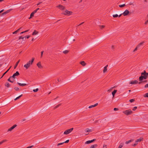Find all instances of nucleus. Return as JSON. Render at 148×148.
Wrapping results in <instances>:
<instances>
[{
	"label": "nucleus",
	"mask_w": 148,
	"mask_h": 148,
	"mask_svg": "<svg viewBox=\"0 0 148 148\" xmlns=\"http://www.w3.org/2000/svg\"><path fill=\"white\" fill-rule=\"evenodd\" d=\"M137 107L135 106V107H134V108L132 110L133 111H135L137 109Z\"/></svg>",
	"instance_id": "47"
},
{
	"label": "nucleus",
	"mask_w": 148,
	"mask_h": 148,
	"mask_svg": "<svg viewBox=\"0 0 148 148\" xmlns=\"http://www.w3.org/2000/svg\"><path fill=\"white\" fill-rule=\"evenodd\" d=\"M34 13L33 12H32L30 14V16L29 18V19H30L32 18V17L34 16Z\"/></svg>",
	"instance_id": "34"
},
{
	"label": "nucleus",
	"mask_w": 148,
	"mask_h": 148,
	"mask_svg": "<svg viewBox=\"0 0 148 148\" xmlns=\"http://www.w3.org/2000/svg\"><path fill=\"white\" fill-rule=\"evenodd\" d=\"M129 13V11L127 10H126L123 13V15L124 16H126Z\"/></svg>",
	"instance_id": "10"
},
{
	"label": "nucleus",
	"mask_w": 148,
	"mask_h": 148,
	"mask_svg": "<svg viewBox=\"0 0 148 148\" xmlns=\"http://www.w3.org/2000/svg\"><path fill=\"white\" fill-rule=\"evenodd\" d=\"M5 85L7 88H9L10 87V84H9V83L8 82H6L5 83Z\"/></svg>",
	"instance_id": "25"
},
{
	"label": "nucleus",
	"mask_w": 148,
	"mask_h": 148,
	"mask_svg": "<svg viewBox=\"0 0 148 148\" xmlns=\"http://www.w3.org/2000/svg\"><path fill=\"white\" fill-rule=\"evenodd\" d=\"M34 60V58H32V60H29L27 63H29L30 64H32L33 63Z\"/></svg>",
	"instance_id": "12"
},
{
	"label": "nucleus",
	"mask_w": 148,
	"mask_h": 148,
	"mask_svg": "<svg viewBox=\"0 0 148 148\" xmlns=\"http://www.w3.org/2000/svg\"><path fill=\"white\" fill-rule=\"evenodd\" d=\"M29 31V29H28V30H26L25 31H24V32H21V33L20 34H23V33H25V32H28Z\"/></svg>",
	"instance_id": "40"
},
{
	"label": "nucleus",
	"mask_w": 148,
	"mask_h": 148,
	"mask_svg": "<svg viewBox=\"0 0 148 148\" xmlns=\"http://www.w3.org/2000/svg\"><path fill=\"white\" fill-rule=\"evenodd\" d=\"M122 14H122H122H120V15L119 16H119V17H120V16H121V15H122Z\"/></svg>",
	"instance_id": "64"
},
{
	"label": "nucleus",
	"mask_w": 148,
	"mask_h": 148,
	"mask_svg": "<svg viewBox=\"0 0 148 148\" xmlns=\"http://www.w3.org/2000/svg\"><path fill=\"white\" fill-rule=\"evenodd\" d=\"M119 110V109L118 108H114V111H117V110Z\"/></svg>",
	"instance_id": "51"
},
{
	"label": "nucleus",
	"mask_w": 148,
	"mask_h": 148,
	"mask_svg": "<svg viewBox=\"0 0 148 148\" xmlns=\"http://www.w3.org/2000/svg\"><path fill=\"white\" fill-rule=\"evenodd\" d=\"M30 65L29 63H27V64L24 65V67L26 68V69H27L29 67Z\"/></svg>",
	"instance_id": "11"
},
{
	"label": "nucleus",
	"mask_w": 148,
	"mask_h": 148,
	"mask_svg": "<svg viewBox=\"0 0 148 148\" xmlns=\"http://www.w3.org/2000/svg\"><path fill=\"white\" fill-rule=\"evenodd\" d=\"M20 31V29H18L16 31H15L13 32V34H16L18 32Z\"/></svg>",
	"instance_id": "35"
},
{
	"label": "nucleus",
	"mask_w": 148,
	"mask_h": 148,
	"mask_svg": "<svg viewBox=\"0 0 148 148\" xmlns=\"http://www.w3.org/2000/svg\"><path fill=\"white\" fill-rule=\"evenodd\" d=\"M138 47H136L135 48V49L134 50L133 52H135L137 50Z\"/></svg>",
	"instance_id": "53"
},
{
	"label": "nucleus",
	"mask_w": 148,
	"mask_h": 148,
	"mask_svg": "<svg viewBox=\"0 0 148 148\" xmlns=\"http://www.w3.org/2000/svg\"><path fill=\"white\" fill-rule=\"evenodd\" d=\"M138 82V81L136 80H132L130 82V84H136Z\"/></svg>",
	"instance_id": "9"
},
{
	"label": "nucleus",
	"mask_w": 148,
	"mask_h": 148,
	"mask_svg": "<svg viewBox=\"0 0 148 148\" xmlns=\"http://www.w3.org/2000/svg\"><path fill=\"white\" fill-rule=\"evenodd\" d=\"M97 144H95L93 145H92L90 147V148H94L97 147Z\"/></svg>",
	"instance_id": "24"
},
{
	"label": "nucleus",
	"mask_w": 148,
	"mask_h": 148,
	"mask_svg": "<svg viewBox=\"0 0 148 148\" xmlns=\"http://www.w3.org/2000/svg\"><path fill=\"white\" fill-rule=\"evenodd\" d=\"M61 81V79H60H60H58V82H60V81Z\"/></svg>",
	"instance_id": "63"
},
{
	"label": "nucleus",
	"mask_w": 148,
	"mask_h": 148,
	"mask_svg": "<svg viewBox=\"0 0 148 148\" xmlns=\"http://www.w3.org/2000/svg\"><path fill=\"white\" fill-rule=\"evenodd\" d=\"M108 66V65H106L105 67H104V69L103 70V72L105 73L107 71V67Z\"/></svg>",
	"instance_id": "17"
},
{
	"label": "nucleus",
	"mask_w": 148,
	"mask_h": 148,
	"mask_svg": "<svg viewBox=\"0 0 148 148\" xmlns=\"http://www.w3.org/2000/svg\"><path fill=\"white\" fill-rule=\"evenodd\" d=\"M73 129V128H71L70 129L65 130L64 133V134L65 135H67L69 134L72 132Z\"/></svg>",
	"instance_id": "4"
},
{
	"label": "nucleus",
	"mask_w": 148,
	"mask_h": 148,
	"mask_svg": "<svg viewBox=\"0 0 148 148\" xmlns=\"http://www.w3.org/2000/svg\"><path fill=\"white\" fill-rule=\"evenodd\" d=\"M72 12L69 11L67 10H66L64 12H63L62 14L66 15H69L72 14Z\"/></svg>",
	"instance_id": "3"
},
{
	"label": "nucleus",
	"mask_w": 148,
	"mask_h": 148,
	"mask_svg": "<svg viewBox=\"0 0 148 148\" xmlns=\"http://www.w3.org/2000/svg\"><path fill=\"white\" fill-rule=\"evenodd\" d=\"M147 23H148V20H147L145 23V25H147Z\"/></svg>",
	"instance_id": "57"
},
{
	"label": "nucleus",
	"mask_w": 148,
	"mask_h": 148,
	"mask_svg": "<svg viewBox=\"0 0 148 148\" xmlns=\"http://www.w3.org/2000/svg\"><path fill=\"white\" fill-rule=\"evenodd\" d=\"M17 125L16 124H15L13 125V126L11 127L10 128H9L8 130V132L11 131H12L14 128H15L16 126Z\"/></svg>",
	"instance_id": "6"
},
{
	"label": "nucleus",
	"mask_w": 148,
	"mask_h": 148,
	"mask_svg": "<svg viewBox=\"0 0 148 148\" xmlns=\"http://www.w3.org/2000/svg\"><path fill=\"white\" fill-rule=\"evenodd\" d=\"M123 112L127 115H130L133 113L131 109L126 110L125 111H123Z\"/></svg>",
	"instance_id": "2"
},
{
	"label": "nucleus",
	"mask_w": 148,
	"mask_h": 148,
	"mask_svg": "<svg viewBox=\"0 0 148 148\" xmlns=\"http://www.w3.org/2000/svg\"><path fill=\"white\" fill-rule=\"evenodd\" d=\"M38 88H36V89H34L33 91L34 92H36L38 91Z\"/></svg>",
	"instance_id": "45"
},
{
	"label": "nucleus",
	"mask_w": 148,
	"mask_h": 148,
	"mask_svg": "<svg viewBox=\"0 0 148 148\" xmlns=\"http://www.w3.org/2000/svg\"><path fill=\"white\" fill-rule=\"evenodd\" d=\"M145 88H148V84H146L145 86Z\"/></svg>",
	"instance_id": "50"
},
{
	"label": "nucleus",
	"mask_w": 148,
	"mask_h": 148,
	"mask_svg": "<svg viewBox=\"0 0 148 148\" xmlns=\"http://www.w3.org/2000/svg\"><path fill=\"white\" fill-rule=\"evenodd\" d=\"M69 140H67L65 142H64V143H69Z\"/></svg>",
	"instance_id": "52"
},
{
	"label": "nucleus",
	"mask_w": 148,
	"mask_h": 148,
	"mask_svg": "<svg viewBox=\"0 0 148 148\" xmlns=\"http://www.w3.org/2000/svg\"><path fill=\"white\" fill-rule=\"evenodd\" d=\"M19 73L18 71H16L15 73L13 74V75L15 77V76H18L19 75Z\"/></svg>",
	"instance_id": "19"
},
{
	"label": "nucleus",
	"mask_w": 148,
	"mask_h": 148,
	"mask_svg": "<svg viewBox=\"0 0 148 148\" xmlns=\"http://www.w3.org/2000/svg\"><path fill=\"white\" fill-rule=\"evenodd\" d=\"M10 68H11V67L5 72L2 75V77H1V78H2L4 75H5V74L7 73V72L9 71V70H10Z\"/></svg>",
	"instance_id": "30"
},
{
	"label": "nucleus",
	"mask_w": 148,
	"mask_h": 148,
	"mask_svg": "<svg viewBox=\"0 0 148 148\" xmlns=\"http://www.w3.org/2000/svg\"><path fill=\"white\" fill-rule=\"evenodd\" d=\"M10 79H12L11 78H10V77L8 79V81L12 83L13 82L14 79H13L12 80H11Z\"/></svg>",
	"instance_id": "31"
},
{
	"label": "nucleus",
	"mask_w": 148,
	"mask_h": 148,
	"mask_svg": "<svg viewBox=\"0 0 148 148\" xmlns=\"http://www.w3.org/2000/svg\"><path fill=\"white\" fill-rule=\"evenodd\" d=\"M117 91V90H114L112 92V96H113V97H114V95L115 94V93Z\"/></svg>",
	"instance_id": "20"
},
{
	"label": "nucleus",
	"mask_w": 148,
	"mask_h": 148,
	"mask_svg": "<svg viewBox=\"0 0 148 148\" xmlns=\"http://www.w3.org/2000/svg\"><path fill=\"white\" fill-rule=\"evenodd\" d=\"M124 145L123 143H121L119 145V146L118 147V148H121L123 147Z\"/></svg>",
	"instance_id": "32"
},
{
	"label": "nucleus",
	"mask_w": 148,
	"mask_h": 148,
	"mask_svg": "<svg viewBox=\"0 0 148 148\" xmlns=\"http://www.w3.org/2000/svg\"><path fill=\"white\" fill-rule=\"evenodd\" d=\"M42 3V2H40L39 3H38L37 4V5H39L40 3Z\"/></svg>",
	"instance_id": "59"
},
{
	"label": "nucleus",
	"mask_w": 148,
	"mask_h": 148,
	"mask_svg": "<svg viewBox=\"0 0 148 148\" xmlns=\"http://www.w3.org/2000/svg\"><path fill=\"white\" fill-rule=\"evenodd\" d=\"M37 65L38 66V67L39 68H42V66L40 62H38L37 64Z\"/></svg>",
	"instance_id": "14"
},
{
	"label": "nucleus",
	"mask_w": 148,
	"mask_h": 148,
	"mask_svg": "<svg viewBox=\"0 0 148 148\" xmlns=\"http://www.w3.org/2000/svg\"><path fill=\"white\" fill-rule=\"evenodd\" d=\"M43 52H44L43 51H42L41 52V57H42V55H43Z\"/></svg>",
	"instance_id": "55"
},
{
	"label": "nucleus",
	"mask_w": 148,
	"mask_h": 148,
	"mask_svg": "<svg viewBox=\"0 0 148 148\" xmlns=\"http://www.w3.org/2000/svg\"><path fill=\"white\" fill-rule=\"evenodd\" d=\"M34 147L33 145H32L29 147H27L26 148H32Z\"/></svg>",
	"instance_id": "54"
},
{
	"label": "nucleus",
	"mask_w": 148,
	"mask_h": 148,
	"mask_svg": "<svg viewBox=\"0 0 148 148\" xmlns=\"http://www.w3.org/2000/svg\"><path fill=\"white\" fill-rule=\"evenodd\" d=\"M80 64L83 66H85L86 65V63L84 61H82L80 62Z\"/></svg>",
	"instance_id": "27"
},
{
	"label": "nucleus",
	"mask_w": 148,
	"mask_h": 148,
	"mask_svg": "<svg viewBox=\"0 0 148 148\" xmlns=\"http://www.w3.org/2000/svg\"><path fill=\"white\" fill-rule=\"evenodd\" d=\"M140 82H138V84H141L143 82V81H140Z\"/></svg>",
	"instance_id": "56"
},
{
	"label": "nucleus",
	"mask_w": 148,
	"mask_h": 148,
	"mask_svg": "<svg viewBox=\"0 0 148 148\" xmlns=\"http://www.w3.org/2000/svg\"><path fill=\"white\" fill-rule=\"evenodd\" d=\"M22 95H23L22 94L21 95H20L19 96H18V97H16L15 99H14V100L16 101V100H17V99H18L20 98L22 96Z\"/></svg>",
	"instance_id": "29"
},
{
	"label": "nucleus",
	"mask_w": 148,
	"mask_h": 148,
	"mask_svg": "<svg viewBox=\"0 0 148 148\" xmlns=\"http://www.w3.org/2000/svg\"><path fill=\"white\" fill-rule=\"evenodd\" d=\"M145 43V42H141L137 46H139L142 45H146L144 44Z\"/></svg>",
	"instance_id": "15"
},
{
	"label": "nucleus",
	"mask_w": 148,
	"mask_h": 148,
	"mask_svg": "<svg viewBox=\"0 0 148 148\" xmlns=\"http://www.w3.org/2000/svg\"><path fill=\"white\" fill-rule=\"evenodd\" d=\"M7 140L6 139L3 140L2 141L0 142V145L2 144L3 143H4L6 141H7Z\"/></svg>",
	"instance_id": "28"
},
{
	"label": "nucleus",
	"mask_w": 148,
	"mask_h": 148,
	"mask_svg": "<svg viewBox=\"0 0 148 148\" xmlns=\"http://www.w3.org/2000/svg\"><path fill=\"white\" fill-rule=\"evenodd\" d=\"M64 143L63 142V143H58L57 144V146H59L61 145H62Z\"/></svg>",
	"instance_id": "48"
},
{
	"label": "nucleus",
	"mask_w": 148,
	"mask_h": 148,
	"mask_svg": "<svg viewBox=\"0 0 148 148\" xmlns=\"http://www.w3.org/2000/svg\"><path fill=\"white\" fill-rule=\"evenodd\" d=\"M12 9H11L9 10H8L7 11H6L5 12H3L2 14H1V16L2 15H5L6 14H7V13L11 11L12 10Z\"/></svg>",
	"instance_id": "8"
},
{
	"label": "nucleus",
	"mask_w": 148,
	"mask_h": 148,
	"mask_svg": "<svg viewBox=\"0 0 148 148\" xmlns=\"http://www.w3.org/2000/svg\"><path fill=\"white\" fill-rule=\"evenodd\" d=\"M112 16L114 18H116L118 17L119 16V15L117 14H115L113 15Z\"/></svg>",
	"instance_id": "39"
},
{
	"label": "nucleus",
	"mask_w": 148,
	"mask_h": 148,
	"mask_svg": "<svg viewBox=\"0 0 148 148\" xmlns=\"http://www.w3.org/2000/svg\"><path fill=\"white\" fill-rule=\"evenodd\" d=\"M137 144H138V143L137 142H135V144H134L133 145H132L135 147L137 145Z\"/></svg>",
	"instance_id": "49"
},
{
	"label": "nucleus",
	"mask_w": 148,
	"mask_h": 148,
	"mask_svg": "<svg viewBox=\"0 0 148 148\" xmlns=\"http://www.w3.org/2000/svg\"><path fill=\"white\" fill-rule=\"evenodd\" d=\"M69 51L68 50H66L64 51H63V53H64V54H66L68 53L69 52Z\"/></svg>",
	"instance_id": "33"
},
{
	"label": "nucleus",
	"mask_w": 148,
	"mask_h": 148,
	"mask_svg": "<svg viewBox=\"0 0 148 148\" xmlns=\"http://www.w3.org/2000/svg\"><path fill=\"white\" fill-rule=\"evenodd\" d=\"M119 6L120 8H122L125 6H126V5L125 4H123V5H120Z\"/></svg>",
	"instance_id": "36"
},
{
	"label": "nucleus",
	"mask_w": 148,
	"mask_h": 148,
	"mask_svg": "<svg viewBox=\"0 0 148 148\" xmlns=\"http://www.w3.org/2000/svg\"><path fill=\"white\" fill-rule=\"evenodd\" d=\"M56 7L59 8L60 9L62 10H64L65 9V7L61 5H59Z\"/></svg>",
	"instance_id": "5"
},
{
	"label": "nucleus",
	"mask_w": 148,
	"mask_h": 148,
	"mask_svg": "<svg viewBox=\"0 0 148 148\" xmlns=\"http://www.w3.org/2000/svg\"><path fill=\"white\" fill-rule=\"evenodd\" d=\"M96 140V139H94L92 140H90L87 141L85 142V144H90L91 143L93 142L94 141H95Z\"/></svg>",
	"instance_id": "7"
},
{
	"label": "nucleus",
	"mask_w": 148,
	"mask_h": 148,
	"mask_svg": "<svg viewBox=\"0 0 148 148\" xmlns=\"http://www.w3.org/2000/svg\"><path fill=\"white\" fill-rule=\"evenodd\" d=\"M99 27L100 29H102L104 28L105 27V26L104 25H100Z\"/></svg>",
	"instance_id": "46"
},
{
	"label": "nucleus",
	"mask_w": 148,
	"mask_h": 148,
	"mask_svg": "<svg viewBox=\"0 0 148 148\" xmlns=\"http://www.w3.org/2000/svg\"><path fill=\"white\" fill-rule=\"evenodd\" d=\"M10 78H11L12 79V78H13L14 79H15V77L14 76V75H13L12 76H11L10 77Z\"/></svg>",
	"instance_id": "43"
},
{
	"label": "nucleus",
	"mask_w": 148,
	"mask_h": 148,
	"mask_svg": "<svg viewBox=\"0 0 148 148\" xmlns=\"http://www.w3.org/2000/svg\"><path fill=\"white\" fill-rule=\"evenodd\" d=\"M144 97H148V92L146 93L144 95Z\"/></svg>",
	"instance_id": "41"
},
{
	"label": "nucleus",
	"mask_w": 148,
	"mask_h": 148,
	"mask_svg": "<svg viewBox=\"0 0 148 148\" xmlns=\"http://www.w3.org/2000/svg\"><path fill=\"white\" fill-rule=\"evenodd\" d=\"M14 89L16 91L19 90V88H18L15 87L14 88Z\"/></svg>",
	"instance_id": "44"
},
{
	"label": "nucleus",
	"mask_w": 148,
	"mask_h": 148,
	"mask_svg": "<svg viewBox=\"0 0 148 148\" xmlns=\"http://www.w3.org/2000/svg\"><path fill=\"white\" fill-rule=\"evenodd\" d=\"M143 138H140L137 139L136 140V142H141L143 140Z\"/></svg>",
	"instance_id": "13"
},
{
	"label": "nucleus",
	"mask_w": 148,
	"mask_h": 148,
	"mask_svg": "<svg viewBox=\"0 0 148 148\" xmlns=\"http://www.w3.org/2000/svg\"><path fill=\"white\" fill-rule=\"evenodd\" d=\"M26 36V38L28 39V38H29V37H30V36Z\"/></svg>",
	"instance_id": "61"
},
{
	"label": "nucleus",
	"mask_w": 148,
	"mask_h": 148,
	"mask_svg": "<svg viewBox=\"0 0 148 148\" xmlns=\"http://www.w3.org/2000/svg\"><path fill=\"white\" fill-rule=\"evenodd\" d=\"M86 131L88 132H92L91 130H89L88 128H86Z\"/></svg>",
	"instance_id": "37"
},
{
	"label": "nucleus",
	"mask_w": 148,
	"mask_h": 148,
	"mask_svg": "<svg viewBox=\"0 0 148 148\" xmlns=\"http://www.w3.org/2000/svg\"><path fill=\"white\" fill-rule=\"evenodd\" d=\"M98 105V103H95V104L94 105H91V106H90L89 107V108H92L94 107L97 106Z\"/></svg>",
	"instance_id": "18"
},
{
	"label": "nucleus",
	"mask_w": 148,
	"mask_h": 148,
	"mask_svg": "<svg viewBox=\"0 0 148 148\" xmlns=\"http://www.w3.org/2000/svg\"><path fill=\"white\" fill-rule=\"evenodd\" d=\"M134 99H132L130 100L129 101L130 102L132 103L133 102H134Z\"/></svg>",
	"instance_id": "42"
},
{
	"label": "nucleus",
	"mask_w": 148,
	"mask_h": 148,
	"mask_svg": "<svg viewBox=\"0 0 148 148\" xmlns=\"http://www.w3.org/2000/svg\"><path fill=\"white\" fill-rule=\"evenodd\" d=\"M148 77V73H146L145 70L141 73V75L139 77V81H142L143 79H146Z\"/></svg>",
	"instance_id": "1"
},
{
	"label": "nucleus",
	"mask_w": 148,
	"mask_h": 148,
	"mask_svg": "<svg viewBox=\"0 0 148 148\" xmlns=\"http://www.w3.org/2000/svg\"><path fill=\"white\" fill-rule=\"evenodd\" d=\"M37 10H36L33 11V12L35 14L37 12Z\"/></svg>",
	"instance_id": "58"
},
{
	"label": "nucleus",
	"mask_w": 148,
	"mask_h": 148,
	"mask_svg": "<svg viewBox=\"0 0 148 148\" xmlns=\"http://www.w3.org/2000/svg\"><path fill=\"white\" fill-rule=\"evenodd\" d=\"M61 105V104H59L57 105V106H55L54 107V109H56L57 108L59 107Z\"/></svg>",
	"instance_id": "38"
},
{
	"label": "nucleus",
	"mask_w": 148,
	"mask_h": 148,
	"mask_svg": "<svg viewBox=\"0 0 148 148\" xmlns=\"http://www.w3.org/2000/svg\"><path fill=\"white\" fill-rule=\"evenodd\" d=\"M4 11V10L3 9V10H1V11H0V13H2V12H3V11Z\"/></svg>",
	"instance_id": "60"
},
{
	"label": "nucleus",
	"mask_w": 148,
	"mask_h": 148,
	"mask_svg": "<svg viewBox=\"0 0 148 148\" xmlns=\"http://www.w3.org/2000/svg\"><path fill=\"white\" fill-rule=\"evenodd\" d=\"M38 33V32L36 30H34V32L32 33V35H35L37 34Z\"/></svg>",
	"instance_id": "21"
},
{
	"label": "nucleus",
	"mask_w": 148,
	"mask_h": 148,
	"mask_svg": "<svg viewBox=\"0 0 148 148\" xmlns=\"http://www.w3.org/2000/svg\"><path fill=\"white\" fill-rule=\"evenodd\" d=\"M20 61V60H19L17 62H16V64L15 65V66H14V69H15L16 67L17 66L18 63H19V62Z\"/></svg>",
	"instance_id": "23"
},
{
	"label": "nucleus",
	"mask_w": 148,
	"mask_h": 148,
	"mask_svg": "<svg viewBox=\"0 0 148 148\" xmlns=\"http://www.w3.org/2000/svg\"><path fill=\"white\" fill-rule=\"evenodd\" d=\"M25 38L26 39V36H24L23 37L22 36H20L19 37V40H20V39H22L23 40Z\"/></svg>",
	"instance_id": "26"
},
{
	"label": "nucleus",
	"mask_w": 148,
	"mask_h": 148,
	"mask_svg": "<svg viewBox=\"0 0 148 148\" xmlns=\"http://www.w3.org/2000/svg\"><path fill=\"white\" fill-rule=\"evenodd\" d=\"M17 84L21 86H24L27 85V84H21L19 82H17Z\"/></svg>",
	"instance_id": "16"
},
{
	"label": "nucleus",
	"mask_w": 148,
	"mask_h": 148,
	"mask_svg": "<svg viewBox=\"0 0 148 148\" xmlns=\"http://www.w3.org/2000/svg\"><path fill=\"white\" fill-rule=\"evenodd\" d=\"M106 145H103V148H104L105 147H106Z\"/></svg>",
	"instance_id": "62"
},
{
	"label": "nucleus",
	"mask_w": 148,
	"mask_h": 148,
	"mask_svg": "<svg viewBox=\"0 0 148 148\" xmlns=\"http://www.w3.org/2000/svg\"><path fill=\"white\" fill-rule=\"evenodd\" d=\"M134 140V139H132L129 140H128L127 141H126L125 142V143L126 144H128L129 143H130L131 142L133 141Z\"/></svg>",
	"instance_id": "22"
}]
</instances>
